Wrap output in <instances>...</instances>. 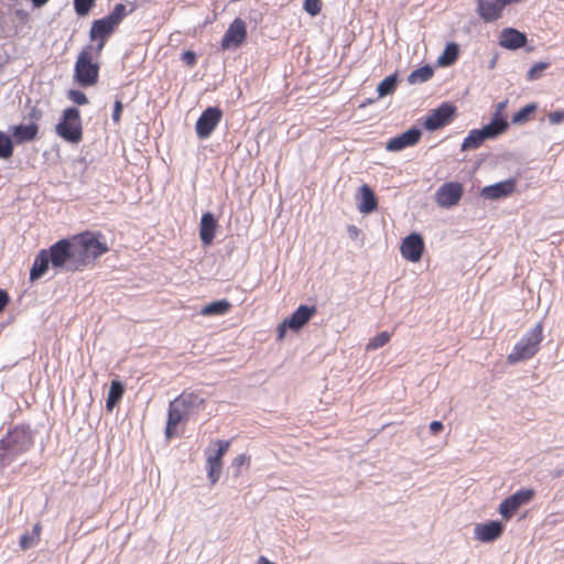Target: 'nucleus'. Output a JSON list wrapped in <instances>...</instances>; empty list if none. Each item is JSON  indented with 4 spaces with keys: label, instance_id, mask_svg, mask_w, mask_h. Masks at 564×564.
I'll return each mask as SVG.
<instances>
[{
    "label": "nucleus",
    "instance_id": "f257e3e1",
    "mask_svg": "<svg viewBox=\"0 0 564 564\" xmlns=\"http://www.w3.org/2000/svg\"><path fill=\"white\" fill-rule=\"evenodd\" d=\"M32 445V435L28 429L15 427L0 441V465L6 466L25 453Z\"/></svg>",
    "mask_w": 564,
    "mask_h": 564
},
{
    "label": "nucleus",
    "instance_id": "f03ea898",
    "mask_svg": "<svg viewBox=\"0 0 564 564\" xmlns=\"http://www.w3.org/2000/svg\"><path fill=\"white\" fill-rule=\"evenodd\" d=\"M72 241L80 268L95 261L108 251L107 243L100 239L99 235L93 232L77 235L72 238Z\"/></svg>",
    "mask_w": 564,
    "mask_h": 564
},
{
    "label": "nucleus",
    "instance_id": "7ed1b4c3",
    "mask_svg": "<svg viewBox=\"0 0 564 564\" xmlns=\"http://www.w3.org/2000/svg\"><path fill=\"white\" fill-rule=\"evenodd\" d=\"M542 340L543 325L538 323L514 345L512 351L507 357L508 362L513 365L519 361L531 359L539 351Z\"/></svg>",
    "mask_w": 564,
    "mask_h": 564
},
{
    "label": "nucleus",
    "instance_id": "20e7f679",
    "mask_svg": "<svg viewBox=\"0 0 564 564\" xmlns=\"http://www.w3.org/2000/svg\"><path fill=\"white\" fill-rule=\"evenodd\" d=\"M100 55L93 45L85 46L77 56L74 77L80 86H93L98 79L99 66L95 59Z\"/></svg>",
    "mask_w": 564,
    "mask_h": 564
},
{
    "label": "nucleus",
    "instance_id": "39448f33",
    "mask_svg": "<svg viewBox=\"0 0 564 564\" xmlns=\"http://www.w3.org/2000/svg\"><path fill=\"white\" fill-rule=\"evenodd\" d=\"M51 253V264L54 269L65 271L80 270V265L73 248L72 239H62L55 242L48 249Z\"/></svg>",
    "mask_w": 564,
    "mask_h": 564
},
{
    "label": "nucleus",
    "instance_id": "423d86ee",
    "mask_svg": "<svg viewBox=\"0 0 564 564\" xmlns=\"http://www.w3.org/2000/svg\"><path fill=\"white\" fill-rule=\"evenodd\" d=\"M508 128L503 118L492 119L490 123L481 129H473L462 143V150L468 151L479 148L486 140L495 139L502 134Z\"/></svg>",
    "mask_w": 564,
    "mask_h": 564
},
{
    "label": "nucleus",
    "instance_id": "0eeeda50",
    "mask_svg": "<svg viewBox=\"0 0 564 564\" xmlns=\"http://www.w3.org/2000/svg\"><path fill=\"white\" fill-rule=\"evenodd\" d=\"M55 132L69 143H79L83 138L79 110L74 107L65 109L59 122L55 127Z\"/></svg>",
    "mask_w": 564,
    "mask_h": 564
},
{
    "label": "nucleus",
    "instance_id": "6e6552de",
    "mask_svg": "<svg viewBox=\"0 0 564 564\" xmlns=\"http://www.w3.org/2000/svg\"><path fill=\"white\" fill-rule=\"evenodd\" d=\"M229 441H215L206 449V470L212 484H216L221 475L223 457L229 449Z\"/></svg>",
    "mask_w": 564,
    "mask_h": 564
},
{
    "label": "nucleus",
    "instance_id": "1a4fd4ad",
    "mask_svg": "<svg viewBox=\"0 0 564 564\" xmlns=\"http://www.w3.org/2000/svg\"><path fill=\"white\" fill-rule=\"evenodd\" d=\"M535 491L531 488L521 489L510 497L506 498L499 505V513L505 520H509L519 508L527 505L534 497Z\"/></svg>",
    "mask_w": 564,
    "mask_h": 564
},
{
    "label": "nucleus",
    "instance_id": "9d476101",
    "mask_svg": "<svg viewBox=\"0 0 564 564\" xmlns=\"http://www.w3.org/2000/svg\"><path fill=\"white\" fill-rule=\"evenodd\" d=\"M464 187L458 182H447L438 187L435 193V202L442 208H451L457 205L463 196Z\"/></svg>",
    "mask_w": 564,
    "mask_h": 564
},
{
    "label": "nucleus",
    "instance_id": "9b49d317",
    "mask_svg": "<svg viewBox=\"0 0 564 564\" xmlns=\"http://www.w3.org/2000/svg\"><path fill=\"white\" fill-rule=\"evenodd\" d=\"M223 118V112L217 107H208L198 118L195 124L196 134L199 139H207Z\"/></svg>",
    "mask_w": 564,
    "mask_h": 564
},
{
    "label": "nucleus",
    "instance_id": "f8f14e48",
    "mask_svg": "<svg viewBox=\"0 0 564 564\" xmlns=\"http://www.w3.org/2000/svg\"><path fill=\"white\" fill-rule=\"evenodd\" d=\"M247 37V28L246 23L237 18L232 21V23L227 29L223 41L221 48L223 50H236L238 48Z\"/></svg>",
    "mask_w": 564,
    "mask_h": 564
},
{
    "label": "nucleus",
    "instance_id": "ddd939ff",
    "mask_svg": "<svg viewBox=\"0 0 564 564\" xmlns=\"http://www.w3.org/2000/svg\"><path fill=\"white\" fill-rule=\"evenodd\" d=\"M503 529V524L499 521L477 523L474 527V538L479 542L490 543L502 535Z\"/></svg>",
    "mask_w": 564,
    "mask_h": 564
},
{
    "label": "nucleus",
    "instance_id": "4468645a",
    "mask_svg": "<svg viewBox=\"0 0 564 564\" xmlns=\"http://www.w3.org/2000/svg\"><path fill=\"white\" fill-rule=\"evenodd\" d=\"M115 30L116 26L106 18L94 21L89 32V37L91 41H97V45L94 46V50L97 51V53H101L108 37Z\"/></svg>",
    "mask_w": 564,
    "mask_h": 564
},
{
    "label": "nucleus",
    "instance_id": "2eb2a0df",
    "mask_svg": "<svg viewBox=\"0 0 564 564\" xmlns=\"http://www.w3.org/2000/svg\"><path fill=\"white\" fill-rule=\"evenodd\" d=\"M455 112V107L449 104H443L434 109L425 119L426 130L434 131L447 124Z\"/></svg>",
    "mask_w": 564,
    "mask_h": 564
},
{
    "label": "nucleus",
    "instance_id": "dca6fc26",
    "mask_svg": "<svg viewBox=\"0 0 564 564\" xmlns=\"http://www.w3.org/2000/svg\"><path fill=\"white\" fill-rule=\"evenodd\" d=\"M517 182L514 178H508L492 185L485 186L480 195L485 199L496 200L510 196L516 189Z\"/></svg>",
    "mask_w": 564,
    "mask_h": 564
},
{
    "label": "nucleus",
    "instance_id": "f3484780",
    "mask_svg": "<svg viewBox=\"0 0 564 564\" xmlns=\"http://www.w3.org/2000/svg\"><path fill=\"white\" fill-rule=\"evenodd\" d=\"M424 242L420 235L411 234L405 237L401 245V254L410 262H417L423 253Z\"/></svg>",
    "mask_w": 564,
    "mask_h": 564
},
{
    "label": "nucleus",
    "instance_id": "a211bd4d",
    "mask_svg": "<svg viewBox=\"0 0 564 564\" xmlns=\"http://www.w3.org/2000/svg\"><path fill=\"white\" fill-rule=\"evenodd\" d=\"M421 138V130L412 128L405 132L392 138L387 144L386 150L390 152H398L405 148L412 147L419 142Z\"/></svg>",
    "mask_w": 564,
    "mask_h": 564
},
{
    "label": "nucleus",
    "instance_id": "6ab92c4d",
    "mask_svg": "<svg viewBox=\"0 0 564 564\" xmlns=\"http://www.w3.org/2000/svg\"><path fill=\"white\" fill-rule=\"evenodd\" d=\"M188 414L183 410L178 403H176L175 400H173L170 403L169 406V416H167V423L165 427V436L167 440L176 435L177 433V425L187 419Z\"/></svg>",
    "mask_w": 564,
    "mask_h": 564
},
{
    "label": "nucleus",
    "instance_id": "aec40b11",
    "mask_svg": "<svg viewBox=\"0 0 564 564\" xmlns=\"http://www.w3.org/2000/svg\"><path fill=\"white\" fill-rule=\"evenodd\" d=\"M527 43V36L524 33L513 29H503L499 36V44L508 50H517L524 46Z\"/></svg>",
    "mask_w": 564,
    "mask_h": 564
},
{
    "label": "nucleus",
    "instance_id": "412c9836",
    "mask_svg": "<svg viewBox=\"0 0 564 564\" xmlns=\"http://www.w3.org/2000/svg\"><path fill=\"white\" fill-rule=\"evenodd\" d=\"M357 208L361 214H370L375 212L378 207L377 199L373 191L367 185L364 184L359 188V193L357 195Z\"/></svg>",
    "mask_w": 564,
    "mask_h": 564
},
{
    "label": "nucleus",
    "instance_id": "4be33fe9",
    "mask_svg": "<svg viewBox=\"0 0 564 564\" xmlns=\"http://www.w3.org/2000/svg\"><path fill=\"white\" fill-rule=\"evenodd\" d=\"M316 313L315 306L300 305L288 318V327L293 330L301 329Z\"/></svg>",
    "mask_w": 564,
    "mask_h": 564
},
{
    "label": "nucleus",
    "instance_id": "5701e85b",
    "mask_svg": "<svg viewBox=\"0 0 564 564\" xmlns=\"http://www.w3.org/2000/svg\"><path fill=\"white\" fill-rule=\"evenodd\" d=\"M217 220L212 213H205L200 218L199 238L205 246H209L215 237Z\"/></svg>",
    "mask_w": 564,
    "mask_h": 564
},
{
    "label": "nucleus",
    "instance_id": "b1692460",
    "mask_svg": "<svg viewBox=\"0 0 564 564\" xmlns=\"http://www.w3.org/2000/svg\"><path fill=\"white\" fill-rule=\"evenodd\" d=\"M51 264V253L48 250H41L34 259L33 267L30 272L31 280L42 278L48 270Z\"/></svg>",
    "mask_w": 564,
    "mask_h": 564
},
{
    "label": "nucleus",
    "instance_id": "393cba45",
    "mask_svg": "<svg viewBox=\"0 0 564 564\" xmlns=\"http://www.w3.org/2000/svg\"><path fill=\"white\" fill-rule=\"evenodd\" d=\"M178 405L189 415L194 410L199 409L204 404V399L195 393H182L174 399Z\"/></svg>",
    "mask_w": 564,
    "mask_h": 564
},
{
    "label": "nucleus",
    "instance_id": "a878e982",
    "mask_svg": "<svg viewBox=\"0 0 564 564\" xmlns=\"http://www.w3.org/2000/svg\"><path fill=\"white\" fill-rule=\"evenodd\" d=\"M230 307L231 305L227 300H219L203 306L200 314L204 316H220L227 314Z\"/></svg>",
    "mask_w": 564,
    "mask_h": 564
},
{
    "label": "nucleus",
    "instance_id": "bb28decb",
    "mask_svg": "<svg viewBox=\"0 0 564 564\" xmlns=\"http://www.w3.org/2000/svg\"><path fill=\"white\" fill-rule=\"evenodd\" d=\"M37 126L35 123L17 126L13 135L18 142L31 141L36 137Z\"/></svg>",
    "mask_w": 564,
    "mask_h": 564
},
{
    "label": "nucleus",
    "instance_id": "cd10ccee",
    "mask_svg": "<svg viewBox=\"0 0 564 564\" xmlns=\"http://www.w3.org/2000/svg\"><path fill=\"white\" fill-rule=\"evenodd\" d=\"M42 527L35 523L31 533H25L20 538V546L22 550H28L35 546L40 542Z\"/></svg>",
    "mask_w": 564,
    "mask_h": 564
},
{
    "label": "nucleus",
    "instance_id": "c85d7f7f",
    "mask_svg": "<svg viewBox=\"0 0 564 564\" xmlns=\"http://www.w3.org/2000/svg\"><path fill=\"white\" fill-rule=\"evenodd\" d=\"M123 394V387L119 381H112L108 397H107V409L111 411Z\"/></svg>",
    "mask_w": 564,
    "mask_h": 564
},
{
    "label": "nucleus",
    "instance_id": "c756f323",
    "mask_svg": "<svg viewBox=\"0 0 564 564\" xmlns=\"http://www.w3.org/2000/svg\"><path fill=\"white\" fill-rule=\"evenodd\" d=\"M433 76V69L432 67L430 66H422L415 70H413L409 77H408V82L410 84H419V83H424L426 80H429L431 77Z\"/></svg>",
    "mask_w": 564,
    "mask_h": 564
},
{
    "label": "nucleus",
    "instance_id": "7c9ffc66",
    "mask_svg": "<svg viewBox=\"0 0 564 564\" xmlns=\"http://www.w3.org/2000/svg\"><path fill=\"white\" fill-rule=\"evenodd\" d=\"M458 55V48L455 44H447L444 52L437 58V63L442 66L451 65Z\"/></svg>",
    "mask_w": 564,
    "mask_h": 564
},
{
    "label": "nucleus",
    "instance_id": "2f4dec72",
    "mask_svg": "<svg viewBox=\"0 0 564 564\" xmlns=\"http://www.w3.org/2000/svg\"><path fill=\"white\" fill-rule=\"evenodd\" d=\"M395 86H397V77H395V75H391V76L386 77L378 85V88H377L378 96L380 98H382L384 96H388V95L392 94L394 91V89H395Z\"/></svg>",
    "mask_w": 564,
    "mask_h": 564
},
{
    "label": "nucleus",
    "instance_id": "473e14b6",
    "mask_svg": "<svg viewBox=\"0 0 564 564\" xmlns=\"http://www.w3.org/2000/svg\"><path fill=\"white\" fill-rule=\"evenodd\" d=\"M536 106L534 104H530L521 108L517 113L512 117V123L522 124L527 122L530 116L535 111Z\"/></svg>",
    "mask_w": 564,
    "mask_h": 564
},
{
    "label": "nucleus",
    "instance_id": "72a5a7b5",
    "mask_svg": "<svg viewBox=\"0 0 564 564\" xmlns=\"http://www.w3.org/2000/svg\"><path fill=\"white\" fill-rule=\"evenodd\" d=\"M126 15H127L126 6L118 3L115 6L111 13L105 18L117 28L120 24V22L124 19Z\"/></svg>",
    "mask_w": 564,
    "mask_h": 564
},
{
    "label": "nucleus",
    "instance_id": "f704fd0d",
    "mask_svg": "<svg viewBox=\"0 0 564 564\" xmlns=\"http://www.w3.org/2000/svg\"><path fill=\"white\" fill-rule=\"evenodd\" d=\"M13 145L11 139L0 131V158L8 159L12 155Z\"/></svg>",
    "mask_w": 564,
    "mask_h": 564
},
{
    "label": "nucleus",
    "instance_id": "c9c22d12",
    "mask_svg": "<svg viewBox=\"0 0 564 564\" xmlns=\"http://www.w3.org/2000/svg\"><path fill=\"white\" fill-rule=\"evenodd\" d=\"M391 338L390 333L381 332L377 336H375L367 345V350H375L382 346H384Z\"/></svg>",
    "mask_w": 564,
    "mask_h": 564
},
{
    "label": "nucleus",
    "instance_id": "e433bc0d",
    "mask_svg": "<svg viewBox=\"0 0 564 564\" xmlns=\"http://www.w3.org/2000/svg\"><path fill=\"white\" fill-rule=\"evenodd\" d=\"M549 67V63L546 62H538L535 63L527 73L528 80H535L540 78L543 72Z\"/></svg>",
    "mask_w": 564,
    "mask_h": 564
},
{
    "label": "nucleus",
    "instance_id": "4c0bfd02",
    "mask_svg": "<svg viewBox=\"0 0 564 564\" xmlns=\"http://www.w3.org/2000/svg\"><path fill=\"white\" fill-rule=\"evenodd\" d=\"M95 0H74V8L78 15L85 17L94 7Z\"/></svg>",
    "mask_w": 564,
    "mask_h": 564
},
{
    "label": "nucleus",
    "instance_id": "58836bf2",
    "mask_svg": "<svg viewBox=\"0 0 564 564\" xmlns=\"http://www.w3.org/2000/svg\"><path fill=\"white\" fill-rule=\"evenodd\" d=\"M250 464V457L245 455V454H240L238 456H236L234 459H232V467L235 468V476H239L240 475V468L242 466H249Z\"/></svg>",
    "mask_w": 564,
    "mask_h": 564
},
{
    "label": "nucleus",
    "instance_id": "ea45409f",
    "mask_svg": "<svg viewBox=\"0 0 564 564\" xmlns=\"http://www.w3.org/2000/svg\"><path fill=\"white\" fill-rule=\"evenodd\" d=\"M303 7L310 15L315 17L319 13L322 3L321 0H305Z\"/></svg>",
    "mask_w": 564,
    "mask_h": 564
},
{
    "label": "nucleus",
    "instance_id": "a19ab883",
    "mask_svg": "<svg viewBox=\"0 0 564 564\" xmlns=\"http://www.w3.org/2000/svg\"><path fill=\"white\" fill-rule=\"evenodd\" d=\"M67 96L73 102H75L77 105L88 104V99H87L86 95L84 93H82L80 90L72 89L68 91Z\"/></svg>",
    "mask_w": 564,
    "mask_h": 564
},
{
    "label": "nucleus",
    "instance_id": "79ce46f5",
    "mask_svg": "<svg viewBox=\"0 0 564 564\" xmlns=\"http://www.w3.org/2000/svg\"><path fill=\"white\" fill-rule=\"evenodd\" d=\"M547 119L551 124H558L564 121V110L550 112Z\"/></svg>",
    "mask_w": 564,
    "mask_h": 564
},
{
    "label": "nucleus",
    "instance_id": "37998d69",
    "mask_svg": "<svg viewBox=\"0 0 564 564\" xmlns=\"http://www.w3.org/2000/svg\"><path fill=\"white\" fill-rule=\"evenodd\" d=\"M182 59L188 66H194L195 63H196V55L192 51H186V52L183 53Z\"/></svg>",
    "mask_w": 564,
    "mask_h": 564
},
{
    "label": "nucleus",
    "instance_id": "c03bdc74",
    "mask_svg": "<svg viewBox=\"0 0 564 564\" xmlns=\"http://www.w3.org/2000/svg\"><path fill=\"white\" fill-rule=\"evenodd\" d=\"M121 111H122V104H121V101L117 100L115 102V108H113V112H112V120H113V122H116V123L119 122L120 116H121Z\"/></svg>",
    "mask_w": 564,
    "mask_h": 564
},
{
    "label": "nucleus",
    "instance_id": "a18cd8bd",
    "mask_svg": "<svg viewBox=\"0 0 564 564\" xmlns=\"http://www.w3.org/2000/svg\"><path fill=\"white\" fill-rule=\"evenodd\" d=\"M9 302L8 293L3 290H0V313L3 311L6 305Z\"/></svg>",
    "mask_w": 564,
    "mask_h": 564
},
{
    "label": "nucleus",
    "instance_id": "49530a36",
    "mask_svg": "<svg viewBox=\"0 0 564 564\" xmlns=\"http://www.w3.org/2000/svg\"><path fill=\"white\" fill-rule=\"evenodd\" d=\"M443 430V423L441 421H433L431 422L430 424V431L433 433V434H437L438 432H441Z\"/></svg>",
    "mask_w": 564,
    "mask_h": 564
},
{
    "label": "nucleus",
    "instance_id": "de8ad7c7",
    "mask_svg": "<svg viewBox=\"0 0 564 564\" xmlns=\"http://www.w3.org/2000/svg\"><path fill=\"white\" fill-rule=\"evenodd\" d=\"M347 232L351 239H357L360 230L355 225H349L347 227Z\"/></svg>",
    "mask_w": 564,
    "mask_h": 564
},
{
    "label": "nucleus",
    "instance_id": "09e8293b",
    "mask_svg": "<svg viewBox=\"0 0 564 564\" xmlns=\"http://www.w3.org/2000/svg\"><path fill=\"white\" fill-rule=\"evenodd\" d=\"M506 106H507V100L499 102V104L497 105V109H496V112H495V116H494V118H492V119L502 118V117H501V112H502V110L506 108Z\"/></svg>",
    "mask_w": 564,
    "mask_h": 564
},
{
    "label": "nucleus",
    "instance_id": "8fccbe9b",
    "mask_svg": "<svg viewBox=\"0 0 564 564\" xmlns=\"http://www.w3.org/2000/svg\"><path fill=\"white\" fill-rule=\"evenodd\" d=\"M288 327V321L285 319L283 323H281L278 327V338L281 340L284 337L285 329Z\"/></svg>",
    "mask_w": 564,
    "mask_h": 564
},
{
    "label": "nucleus",
    "instance_id": "3c124183",
    "mask_svg": "<svg viewBox=\"0 0 564 564\" xmlns=\"http://www.w3.org/2000/svg\"><path fill=\"white\" fill-rule=\"evenodd\" d=\"M35 8H41L46 4L50 0H31Z\"/></svg>",
    "mask_w": 564,
    "mask_h": 564
},
{
    "label": "nucleus",
    "instance_id": "603ef678",
    "mask_svg": "<svg viewBox=\"0 0 564 564\" xmlns=\"http://www.w3.org/2000/svg\"><path fill=\"white\" fill-rule=\"evenodd\" d=\"M259 564H273V563L268 561L265 557H261L259 561Z\"/></svg>",
    "mask_w": 564,
    "mask_h": 564
},
{
    "label": "nucleus",
    "instance_id": "864d4df0",
    "mask_svg": "<svg viewBox=\"0 0 564 564\" xmlns=\"http://www.w3.org/2000/svg\"><path fill=\"white\" fill-rule=\"evenodd\" d=\"M495 61L490 62V67H494Z\"/></svg>",
    "mask_w": 564,
    "mask_h": 564
}]
</instances>
